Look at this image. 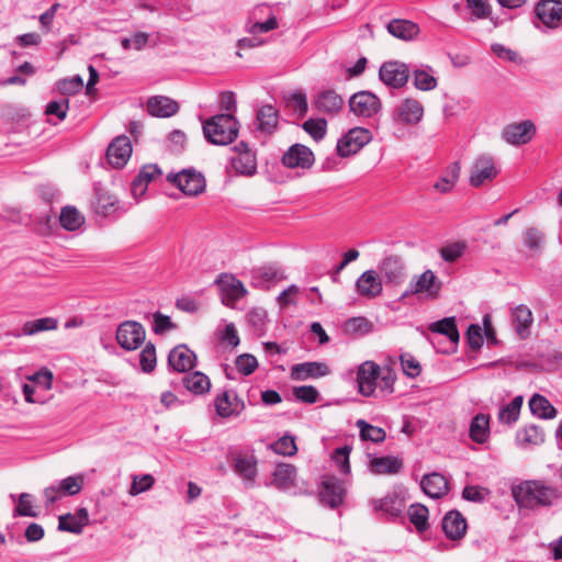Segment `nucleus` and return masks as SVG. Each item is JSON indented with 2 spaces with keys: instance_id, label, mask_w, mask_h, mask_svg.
<instances>
[{
  "instance_id": "f257e3e1",
  "label": "nucleus",
  "mask_w": 562,
  "mask_h": 562,
  "mask_svg": "<svg viewBox=\"0 0 562 562\" xmlns=\"http://www.w3.org/2000/svg\"><path fill=\"white\" fill-rule=\"evenodd\" d=\"M513 496L520 507L550 506L560 497L559 492L539 481H526L513 488Z\"/></svg>"
},
{
  "instance_id": "f03ea898",
  "label": "nucleus",
  "mask_w": 562,
  "mask_h": 562,
  "mask_svg": "<svg viewBox=\"0 0 562 562\" xmlns=\"http://www.w3.org/2000/svg\"><path fill=\"white\" fill-rule=\"evenodd\" d=\"M203 133L210 143L227 145L238 135L237 122L232 114H218L204 123Z\"/></svg>"
},
{
  "instance_id": "7ed1b4c3",
  "label": "nucleus",
  "mask_w": 562,
  "mask_h": 562,
  "mask_svg": "<svg viewBox=\"0 0 562 562\" xmlns=\"http://www.w3.org/2000/svg\"><path fill=\"white\" fill-rule=\"evenodd\" d=\"M497 175L498 169L494 158L487 154L480 155L471 165L469 182L473 188H480L493 181Z\"/></svg>"
},
{
  "instance_id": "20e7f679",
  "label": "nucleus",
  "mask_w": 562,
  "mask_h": 562,
  "mask_svg": "<svg viewBox=\"0 0 562 562\" xmlns=\"http://www.w3.org/2000/svg\"><path fill=\"white\" fill-rule=\"evenodd\" d=\"M167 180L175 184L182 193L191 196L201 194L205 189L204 177L194 170L169 173Z\"/></svg>"
},
{
  "instance_id": "39448f33",
  "label": "nucleus",
  "mask_w": 562,
  "mask_h": 562,
  "mask_svg": "<svg viewBox=\"0 0 562 562\" xmlns=\"http://www.w3.org/2000/svg\"><path fill=\"white\" fill-rule=\"evenodd\" d=\"M371 139L372 135L369 130L363 127H353L338 140L337 153L340 157L355 155Z\"/></svg>"
},
{
  "instance_id": "423d86ee",
  "label": "nucleus",
  "mask_w": 562,
  "mask_h": 562,
  "mask_svg": "<svg viewBox=\"0 0 562 562\" xmlns=\"http://www.w3.org/2000/svg\"><path fill=\"white\" fill-rule=\"evenodd\" d=\"M145 337L144 327L134 321L122 323L116 330V340L126 350L137 349L144 342Z\"/></svg>"
},
{
  "instance_id": "0eeeda50",
  "label": "nucleus",
  "mask_w": 562,
  "mask_h": 562,
  "mask_svg": "<svg viewBox=\"0 0 562 562\" xmlns=\"http://www.w3.org/2000/svg\"><path fill=\"white\" fill-rule=\"evenodd\" d=\"M379 77L384 85L398 89L407 83L409 68L397 60L385 61L380 67Z\"/></svg>"
},
{
  "instance_id": "6e6552de",
  "label": "nucleus",
  "mask_w": 562,
  "mask_h": 562,
  "mask_svg": "<svg viewBox=\"0 0 562 562\" xmlns=\"http://www.w3.org/2000/svg\"><path fill=\"white\" fill-rule=\"evenodd\" d=\"M349 108L357 116L371 117L380 111L381 101L369 91H360L350 98Z\"/></svg>"
},
{
  "instance_id": "1a4fd4ad",
  "label": "nucleus",
  "mask_w": 562,
  "mask_h": 562,
  "mask_svg": "<svg viewBox=\"0 0 562 562\" xmlns=\"http://www.w3.org/2000/svg\"><path fill=\"white\" fill-rule=\"evenodd\" d=\"M381 373V367L373 361H366L357 372V382L359 393L363 396H372L378 386V380Z\"/></svg>"
},
{
  "instance_id": "9d476101",
  "label": "nucleus",
  "mask_w": 562,
  "mask_h": 562,
  "mask_svg": "<svg viewBox=\"0 0 562 562\" xmlns=\"http://www.w3.org/2000/svg\"><path fill=\"white\" fill-rule=\"evenodd\" d=\"M223 293V303L226 306H233L235 302L247 294L243 282L231 273H222L215 281Z\"/></svg>"
},
{
  "instance_id": "9b49d317",
  "label": "nucleus",
  "mask_w": 562,
  "mask_h": 562,
  "mask_svg": "<svg viewBox=\"0 0 562 562\" xmlns=\"http://www.w3.org/2000/svg\"><path fill=\"white\" fill-rule=\"evenodd\" d=\"M315 161L313 151L302 144L292 145L283 155L282 164L286 168L310 169Z\"/></svg>"
},
{
  "instance_id": "f8f14e48",
  "label": "nucleus",
  "mask_w": 562,
  "mask_h": 562,
  "mask_svg": "<svg viewBox=\"0 0 562 562\" xmlns=\"http://www.w3.org/2000/svg\"><path fill=\"white\" fill-rule=\"evenodd\" d=\"M344 495L345 488L338 479L334 476L323 479L319 491V501L322 504L330 508H336L342 503Z\"/></svg>"
},
{
  "instance_id": "ddd939ff",
  "label": "nucleus",
  "mask_w": 562,
  "mask_h": 562,
  "mask_svg": "<svg viewBox=\"0 0 562 562\" xmlns=\"http://www.w3.org/2000/svg\"><path fill=\"white\" fill-rule=\"evenodd\" d=\"M236 156L232 159L235 171L243 176H252L257 169V160L252 150L244 142L235 146Z\"/></svg>"
},
{
  "instance_id": "4468645a",
  "label": "nucleus",
  "mask_w": 562,
  "mask_h": 562,
  "mask_svg": "<svg viewBox=\"0 0 562 562\" xmlns=\"http://www.w3.org/2000/svg\"><path fill=\"white\" fill-rule=\"evenodd\" d=\"M535 11L538 19L548 27H558L562 21L561 0H541Z\"/></svg>"
},
{
  "instance_id": "2eb2a0df",
  "label": "nucleus",
  "mask_w": 562,
  "mask_h": 562,
  "mask_svg": "<svg viewBox=\"0 0 562 562\" xmlns=\"http://www.w3.org/2000/svg\"><path fill=\"white\" fill-rule=\"evenodd\" d=\"M131 155L132 144L127 136H117L106 150V158L114 168L124 167Z\"/></svg>"
},
{
  "instance_id": "dca6fc26",
  "label": "nucleus",
  "mask_w": 562,
  "mask_h": 562,
  "mask_svg": "<svg viewBox=\"0 0 562 562\" xmlns=\"http://www.w3.org/2000/svg\"><path fill=\"white\" fill-rule=\"evenodd\" d=\"M356 290L360 296L375 299L382 294L383 284L375 270L364 271L356 281Z\"/></svg>"
},
{
  "instance_id": "f3484780",
  "label": "nucleus",
  "mask_w": 562,
  "mask_h": 562,
  "mask_svg": "<svg viewBox=\"0 0 562 562\" xmlns=\"http://www.w3.org/2000/svg\"><path fill=\"white\" fill-rule=\"evenodd\" d=\"M423 114L422 103L416 99L407 98L395 109L394 117L401 124L413 125L422 120Z\"/></svg>"
},
{
  "instance_id": "a211bd4d",
  "label": "nucleus",
  "mask_w": 562,
  "mask_h": 562,
  "mask_svg": "<svg viewBox=\"0 0 562 562\" xmlns=\"http://www.w3.org/2000/svg\"><path fill=\"white\" fill-rule=\"evenodd\" d=\"M536 126L531 121L507 125L503 131L505 140L512 145H522L531 140Z\"/></svg>"
},
{
  "instance_id": "6ab92c4d",
  "label": "nucleus",
  "mask_w": 562,
  "mask_h": 562,
  "mask_svg": "<svg viewBox=\"0 0 562 562\" xmlns=\"http://www.w3.org/2000/svg\"><path fill=\"white\" fill-rule=\"evenodd\" d=\"M330 373L329 367L324 362H303L291 368L290 378L293 381L318 379Z\"/></svg>"
},
{
  "instance_id": "aec40b11",
  "label": "nucleus",
  "mask_w": 562,
  "mask_h": 562,
  "mask_svg": "<svg viewBox=\"0 0 562 562\" xmlns=\"http://www.w3.org/2000/svg\"><path fill=\"white\" fill-rule=\"evenodd\" d=\"M441 281L434 271L426 270L419 274L414 283L411 284L413 294H426L429 299H437L441 290Z\"/></svg>"
},
{
  "instance_id": "412c9836",
  "label": "nucleus",
  "mask_w": 562,
  "mask_h": 562,
  "mask_svg": "<svg viewBox=\"0 0 562 562\" xmlns=\"http://www.w3.org/2000/svg\"><path fill=\"white\" fill-rule=\"evenodd\" d=\"M467 520L458 510H450L442 519V529L450 540H460L467 531Z\"/></svg>"
},
{
  "instance_id": "4be33fe9",
  "label": "nucleus",
  "mask_w": 562,
  "mask_h": 562,
  "mask_svg": "<svg viewBox=\"0 0 562 562\" xmlns=\"http://www.w3.org/2000/svg\"><path fill=\"white\" fill-rule=\"evenodd\" d=\"M146 106L148 113L157 117H170L179 111L178 102L165 95L149 98Z\"/></svg>"
},
{
  "instance_id": "5701e85b",
  "label": "nucleus",
  "mask_w": 562,
  "mask_h": 562,
  "mask_svg": "<svg viewBox=\"0 0 562 562\" xmlns=\"http://www.w3.org/2000/svg\"><path fill=\"white\" fill-rule=\"evenodd\" d=\"M420 486L424 493L432 498H440L449 491L447 479L438 472L424 475Z\"/></svg>"
},
{
  "instance_id": "b1692460",
  "label": "nucleus",
  "mask_w": 562,
  "mask_h": 562,
  "mask_svg": "<svg viewBox=\"0 0 562 562\" xmlns=\"http://www.w3.org/2000/svg\"><path fill=\"white\" fill-rule=\"evenodd\" d=\"M195 359L194 352L181 345L170 351L168 362L175 370L186 372L194 367Z\"/></svg>"
},
{
  "instance_id": "393cba45",
  "label": "nucleus",
  "mask_w": 562,
  "mask_h": 562,
  "mask_svg": "<svg viewBox=\"0 0 562 562\" xmlns=\"http://www.w3.org/2000/svg\"><path fill=\"white\" fill-rule=\"evenodd\" d=\"M380 271L387 283L398 284L405 278V267L397 256H390L383 259Z\"/></svg>"
},
{
  "instance_id": "a878e982",
  "label": "nucleus",
  "mask_w": 562,
  "mask_h": 562,
  "mask_svg": "<svg viewBox=\"0 0 562 562\" xmlns=\"http://www.w3.org/2000/svg\"><path fill=\"white\" fill-rule=\"evenodd\" d=\"M512 321L518 336L522 339L530 335L533 322L532 312L526 305H518L512 312Z\"/></svg>"
},
{
  "instance_id": "bb28decb",
  "label": "nucleus",
  "mask_w": 562,
  "mask_h": 562,
  "mask_svg": "<svg viewBox=\"0 0 562 562\" xmlns=\"http://www.w3.org/2000/svg\"><path fill=\"white\" fill-rule=\"evenodd\" d=\"M296 469L292 464H278L272 473L271 484L278 490L286 491L295 485Z\"/></svg>"
},
{
  "instance_id": "cd10ccee",
  "label": "nucleus",
  "mask_w": 562,
  "mask_h": 562,
  "mask_svg": "<svg viewBox=\"0 0 562 562\" xmlns=\"http://www.w3.org/2000/svg\"><path fill=\"white\" fill-rule=\"evenodd\" d=\"M342 104V98L334 90H326L318 93L314 101V106L318 111L327 114L338 113L341 110Z\"/></svg>"
},
{
  "instance_id": "c85d7f7f",
  "label": "nucleus",
  "mask_w": 562,
  "mask_h": 562,
  "mask_svg": "<svg viewBox=\"0 0 562 562\" xmlns=\"http://www.w3.org/2000/svg\"><path fill=\"white\" fill-rule=\"evenodd\" d=\"M470 438L477 443H484L490 436V416L477 414L471 420L469 428Z\"/></svg>"
},
{
  "instance_id": "c756f323",
  "label": "nucleus",
  "mask_w": 562,
  "mask_h": 562,
  "mask_svg": "<svg viewBox=\"0 0 562 562\" xmlns=\"http://www.w3.org/2000/svg\"><path fill=\"white\" fill-rule=\"evenodd\" d=\"M387 31L397 38L409 41L418 34L419 27L412 21L395 19L387 24Z\"/></svg>"
},
{
  "instance_id": "7c9ffc66",
  "label": "nucleus",
  "mask_w": 562,
  "mask_h": 562,
  "mask_svg": "<svg viewBox=\"0 0 562 562\" xmlns=\"http://www.w3.org/2000/svg\"><path fill=\"white\" fill-rule=\"evenodd\" d=\"M461 171V166L458 161L448 166L442 177L434 184V188L440 193L450 192L456 186Z\"/></svg>"
},
{
  "instance_id": "2f4dec72",
  "label": "nucleus",
  "mask_w": 562,
  "mask_h": 562,
  "mask_svg": "<svg viewBox=\"0 0 562 562\" xmlns=\"http://www.w3.org/2000/svg\"><path fill=\"white\" fill-rule=\"evenodd\" d=\"M529 408L533 415L542 419H552L557 416V409L547 397L535 394L529 401Z\"/></svg>"
},
{
  "instance_id": "473e14b6",
  "label": "nucleus",
  "mask_w": 562,
  "mask_h": 562,
  "mask_svg": "<svg viewBox=\"0 0 562 562\" xmlns=\"http://www.w3.org/2000/svg\"><path fill=\"white\" fill-rule=\"evenodd\" d=\"M370 465L376 474H395L402 469L403 462L396 457H381L372 459Z\"/></svg>"
},
{
  "instance_id": "72a5a7b5",
  "label": "nucleus",
  "mask_w": 562,
  "mask_h": 562,
  "mask_svg": "<svg viewBox=\"0 0 562 562\" xmlns=\"http://www.w3.org/2000/svg\"><path fill=\"white\" fill-rule=\"evenodd\" d=\"M258 130L272 134L278 125V113L271 105H263L257 113Z\"/></svg>"
},
{
  "instance_id": "f704fd0d",
  "label": "nucleus",
  "mask_w": 562,
  "mask_h": 562,
  "mask_svg": "<svg viewBox=\"0 0 562 562\" xmlns=\"http://www.w3.org/2000/svg\"><path fill=\"white\" fill-rule=\"evenodd\" d=\"M235 471L244 477V480L252 483L256 474V460L252 456L237 454L234 459Z\"/></svg>"
},
{
  "instance_id": "c9c22d12",
  "label": "nucleus",
  "mask_w": 562,
  "mask_h": 562,
  "mask_svg": "<svg viewBox=\"0 0 562 562\" xmlns=\"http://www.w3.org/2000/svg\"><path fill=\"white\" fill-rule=\"evenodd\" d=\"M182 382L186 389L194 394H203L211 387L210 379L200 371L183 376Z\"/></svg>"
},
{
  "instance_id": "e433bc0d",
  "label": "nucleus",
  "mask_w": 562,
  "mask_h": 562,
  "mask_svg": "<svg viewBox=\"0 0 562 562\" xmlns=\"http://www.w3.org/2000/svg\"><path fill=\"white\" fill-rule=\"evenodd\" d=\"M59 222L66 231H76L85 223L83 215L75 206H65L61 209Z\"/></svg>"
},
{
  "instance_id": "4c0bfd02",
  "label": "nucleus",
  "mask_w": 562,
  "mask_h": 562,
  "mask_svg": "<svg viewBox=\"0 0 562 562\" xmlns=\"http://www.w3.org/2000/svg\"><path fill=\"white\" fill-rule=\"evenodd\" d=\"M57 327L58 321L56 318L43 317L24 323L22 331L26 336H33L41 331L55 330Z\"/></svg>"
},
{
  "instance_id": "58836bf2",
  "label": "nucleus",
  "mask_w": 562,
  "mask_h": 562,
  "mask_svg": "<svg viewBox=\"0 0 562 562\" xmlns=\"http://www.w3.org/2000/svg\"><path fill=\"white\" fill-rule=\"evenodd\" d=\"M429 328L431 331L447 336L452 342L459 341L460 335L454 317H446L432 323Z\"/></svg>"
},
{
  "instance_id": "ea45409f",
  "label": "nucleus",
  "mask_w": 562,
  "mask_h": 562,
  "mask_svg": "<svg viewBox=\"0 0 562 562\" xmlns=\"http://www.w3.org/2000/svg\"><path fill=\"white\" fill-rule=\"evenodd\" d=\"M522 401V396H516L509 404L501 408L498 420L506 425L515 423L519 417Z\"/></svg>"
},
{
  "instance_id": "a19ab883",
  "label": "nucleus",
  "mask_w": 562,
  "mask_h": 562,
  "mask_svg": "<svg viewBox=\"0 0 562 562\" xmlns=\"http://www.w3.org/2000/svg\"><path fill=\"white\" fill-rule=\"evenodd\" d=\"M119 204V199L116 195L99 190L97 192V212L103 215H109L113 213Z\"/></svg>"
},
{
  "instance_id": "79ce46f5",
  "label": "nucleus",
  "mask_w": 562,
  "mask_h": 562,
  "mask_svg": "<svg viewBox=\"0 0 562 562\" xmlns=\"http://www.w3.org/2000/svg\"><path fill=\"white\" fill-rule=\"evenodd\" d=\"M357 426L360 429V437L362 440L382 442L386 437L383 428L370 425L362 419L357 422Z\"/></svg>"
},
{
  "instance_id": "37998d69",
  "label": "nucleus",
  "mask_w": 562,
  "mask_h": 562,
  "mask_svg": "<svg viewBox=\"0 0 562 562\" xmlns=\"http://www.w3.org/2000/svg\"><path fill=\"white\" fill-rule=\"evenodd\" d=\"M519 442L524 446L540 445L544 441L543 430L536 426L530 425L525 427L517 436Z\"/></svg>"
},
{
  "instance_id": "c03bdc74",
  "label": "nucleus",
  "mask_w": 562,
  "mask_h": 562,
  "mask_svg": "<svg viewBox=\"0 0 562 562\" xmlns=\"http://www.w3.org/2000/svg\"><path fill=\"white\" fill-rule=\"evenodd\" d=\"M522 240L530 250L539 252L544 243V234L538 227L531 226L524 232Z\"/></svg>"
},
{
  "instance_id": "a18cd8bd",
  "label": "nucleus",
  "mask_w": 562,
  "mask_h": 562,
  "mask_svg": "<svg viewBox=\"0 0 562 562\" xmlns=\"http://www.w3.org/2000/svg\"><path fill=\"white\" fill-rule=\"evenodd\" d=\"M155 477L151 474H140V475H132V484L128 490V494L131 496H137L142 493H145L155 484Z\"/></svg>"
},
{
  "instance_id": "49530a36",
  "label": "nucleus",
  "mask_w": 562,
  "mask_h": 562,
  "mask_svg": "<svg viewBox=\"0 0 562 562\" xmlns=\"http://www.w3.org/2000/svg\"><path fill=\"white\" fill-rule=\"evenodd\" d=\"M408 515L411 522L418 531H423L428 528V508L426 506L420 504L412 505L408 508Z\"/></svg>"
},
{
  "instance_id": "de8ad7c7",
  "label": "nucleus",
  "mask_w": 562,
  "mask_h": 562,
  "mask_svg": "<svg viewBox=\"0 0 562 562\" xmlns=\"http://www.w3.org/2000/svg\"><path fill=\"white\" fill-rule=\"evenodd\" d=\"M294 397L305 404H314L319 400V392L313 385H301L292 389Z\"/></svg>"
},
{
  "instance_id": "09e8293b",
  "label": "nucleus",
  "mask_w": 562,
  "mask_h": 562,
  "mask_svg": "<svg viewBox=\"0 0 562 562\" xmlns=\"http://www.w3.org/2000/svg\"><path fill=\"white\" fill-rule=\"evenodd\" d=\"M156 348L151 342L145 345L139 353V363L144 372L149 373L156 368Z\"/></svg>"
},
{
  "instance_id": "8fccbe9b",
  "label": "nucleus",
  "mask_w": 562,
  "mask_h": 562,
  "mask_svg": "<svg viewBox=\"0 0 562 562\" xmlns=\"http://www.w3.org/2000/svg\"><path fill=\"white\" fill-rule=\"evenodd\" d=\"M270 447L276 453L281 456L291 457L297 452L295 439L292 436H283Z\"/></svg>"
},
{
  "instance_id": "3c124183",
  "label": "nucleus",
  "mask_w": 562,
  "mask_h": 562,
  "mask_svg": "<svg viewBox=\"0 0 562 562\" xmlns=\"http://www.w3.org/2000/svg\"><path fill=\"white\" fill-rule=\"evenodd\" d=\"M14 516L37 517L38 513L33 508L32 495L29 493L20 494L18 505L14 509Z\"/></svg>"
},
{
  "instance_id": "603ef678",
  "label": "nucleus",
  "mask_w": 562,
  "mask_h": 562,
  "mask_svg": "<svg viewBox=\"0 0 562 562\" xmlns=\"http://www.w3.org/2000/svg\"><path fill=\"white\" fill-rule=\"evenodd\" d=\"M327 122L324 119H310L304 122L303 128L315 140L322 139L326 134Z\"/></svg>"
},
{
  "instance_id": "864d4df0",
  "label": "nucleus",
  "mask_w": 562,
  "mask_h": 562,
  "mask_svg": "<svg viewBox=\"0 0 562 562\" xmlns=\"http://www.w3.org/2000/svg\"><path fill=\"white\" fill-rule=\"evenodd\" d=\"M345 331L348 334H367L371 330V323L366 317H352L345 323Z\"/></svg>"
},
{
  "instance_id": "5fc2aeb1",
  "label": "nucleus",
  "mask_w": 562,
  "mask_h": 562,
  "mask_svg": "<svg viewBox=\"0 0 562 562\" xmlns=\"http://www.w3.org/2000/svg\"><path fill=\"white\" fill-rule=\"evenodd\" d=\"M215 408L220 416L229 417L234 413H237L238 403H233L229 400L228 393L224 392L221 396L216 398Z\"/></svg>"
},
{
  "instance_id": "6e6d98bb",
  "label": "nucleus",
  "mask_w": 562,
  "mask_h": 562,
  "mask_svg": "<svg viewBox=\"0 0 562 562\" xmlns=\"http://www.w3.org/2000/svg\"><path fill=\"white\" fill-rule=\"evenodd\" d=\"M465 250L464 243H452L440 248V256L447 262H454Z\"/></svg>"
},
{
  "instance_id": "4d7b16f0",
  "label": "nucleus",
  "mask_w": 562,
  "mask_h": 562,
  "mask_svg": "<svg viewBox=\"0 0 562 562\" xmlns=\"http://www.w3.org/2000/svg\"><path fill=\"white\" fill-rule=\"evenodd\" d=\"M467 7L477 20L487 19L492 13L488 0H467Z\"/></svg>"
},
{
  "instance_id": "13d9d810",
  "label": "nucleus",
  "mask_w": 562,
  "mask_h": 562,
  "mask_svg": "<svg viewBox=\"0 0 562 562\" xmlns=\"http://www.w3.org/2000/svg\"><path fill=\"white\" fill-rule=\"evenodd\" d=\"M396 380V374L390 367L381 368V373L379 376V387L381 392H385L386 394H391L394 392V383Z\"/></svg>"
},
{
  "instance_id": "bf43d9fd",
  "label": "nucleus",
  "mask_w": 562,
  "mask_h": 562,
  "mask_svg": "<svg viewBox=\"0 0 562 562\" xmlns=\"http://www.w3.org/2000/svg\"><path fill=\"white\" fill-rule=\"evenodd\" d=\"M414 86L418 90L429 91L436 88L437 79L424 70H416L414 74Z\"/></svg>"
},
{
  "instance_id": "052dcab7",
  "label": "nucleus",
  "mask_w": 562,
  "mask_h": 562,
  "mask_svg": "<svg viewBox=\"0 0 562 562\" xmlns=\"http://www.w3.org/2000/svg\"><path fill=\"white\" fill-rule=\"evenodd\" d=\"M83 485V476H68L60 482L59 488L63 495H76L78 494Z\"/></svg>"
},
{
  "instance_id": "680f3d73",
  "label": "nucleus",
  "mask_w": 562,
  "mask_h": 562,
  "mask_svg": "<svg viewBox=\"0 0 562 562\" xmlns=\"http://www.w3.org/2000/svg\"><path fill=\"white\" fill-rule=\"evenodd\" d=\"M83 87V80L80 76L69 79H63L58 82V90L65 95H72L79 92Z\"/></svg>"
},
{
  "instance_id": "e2e57ef3",
  "label": "nucleus",
  "mask_w": 562,
  "mask_h": 562,
  "mask_svg": "<svg viewBox=\"0 0 562 562\" xmlns=\"http://www.w3.org/2000/svg\"><path fill=\"white\" fill-rule=\"evenodd\" d=\"M236 367L240 373L249 375L258 368V361L255 356L244 353L237 357Z\"/></svg>"
},
{
  "instance_id": "0e129e2a",
  "label": "nucleus",
  "mask_w": 562,
  "mask_h": 562,
  "mask_svg": "<svg viewBox=\"0 0 562 562\" xmlns=\"http://www.w3.org/2000/svg\"><path fill=\"white\" fill-rule=\"evenodd\" d=\"M83 527L72 517V514L61 515L58 518V530L80 535Z\"/></svg>"
},
{
  "instance_id": "69168bd1",
  "label": "nucleus",
  "mask_w": 562,
  "mask_h": 562,
  "mask_svg": "<svg viewBox=\"0 0 562 562\" xmlns=\"http://www.w3.org/2000/svg\"><path fill=\"white\" fill-rule=\"evenodd\" d=\"M403 372L409 378H416L422 372L420 363L409 353L401 356Z\"/></svg>"
},
{
  "instance_id": "338daca9",
  "label": "nucleus",
  "mask_w": 562,
  "mask_h": 562,
  "mask_svg": "<svg viewBox=\"0 0 562 562\" xmlns=\"http://www.w3.org/2000/svg\"><path fill=\"white\" fill-rule=\"evenodd\" d=\"M27 379L47 391L53 386V372L46 368L41 369Z\"/></svg>"
},
{
  "instance_id": "774afa93",
  "label": "nucleus",
  "mask_w": 562,
  "mask_h": 562,
  "mask_svg": "<svg viewBox=\"0 0 562 562\" xmlns=\"http://www.w3.org/2000/svg\"><path fill=\"white\" fill-rule=\"evenodd\" d=\"M467 339L473 350H479L483 345L482 328L480 325L472 324L467 330Z\"/></svg>"
}]
</instances>
